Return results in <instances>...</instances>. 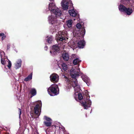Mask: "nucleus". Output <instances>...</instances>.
<instances>
[{
    "instance_id": "obj_17",
    "label": "nucleus",
    "mask_w": 134,
    "mask_h": 134,
    "mask_svg": "<svg viewBox=\"0 0 134 134\" xmlns=\"http://www.w3.org/2000/svg\"><path fill=\"white\" fill-rule=\"evenodd\" d=\"M85 43L83 40H81L78 43V47L80 48H83L85 46Z\"/></svg>"
},
{
    "instance_id": "obj_24",
    "label": "nucleus",
    "mask_w": 134,
    "mask_h": 134,
    "mask_svg": "<svg viewBox=\"0 0 134 134\" xmlns=\"http://www.w3.org/2000/svg\"><path fill=\"white\" fill-rule=\"evenodd\" d=\"M32 73H31L26 77L24 79L25 81H27L30 80L32 79Z\"/></svg>"
},
{
    "instance_id": "obj_27",
    "label": "nucleus",
    "mask_w": 134,
    "mask_h": 134,
    "mask_svg": "<svg viewBox=\"0 0 134 134\" xmlns=\"http://www.w3.org/2000/svg\"><path fill=\"white\" fill-rule=\"evenodd\" d=\"M44 118L46 120V121H52V120L50 118L46 116H45L44 117Z\"/></svg>"
},
{
    "instance_id": "obj_5",
    "label": "nucleus",
    "mask_w": 134,
    "mask_h": 134,
    "mask_svg": "<svg viewBox=\"0 0 134 134\" xmlns=\"http://www.w3.org/2000/svg\"><path fill=\"white\" fill-rule=\"evenodd\" d=\"M77 29L74 32V35L77 37L80 36V37H83L85 33V30L84 28H82L81 29V31L79 33V30L81 27V25L80 23H78L76 25Z\"/></svg>"
},
{
    "instance_id": "obj_33",
    "label": "nucleus",
    "mask_w": 134,
    "mask_h": 134,
    "mask_svg": "<svg viewBox=\"0 0 134 134\" xmlns=\"http://www.w3.org/2000/svg\"><path fill=\"white\" fill-rule=\"evenodd\" d=\"M5 36L4 35V36H2V40H3L5 38Z\"/></svg>"
},
{
    "instance_id": "obj_26",
    "label": "nucleus",
    "mask_w": 134,
    "mask_h": 134,
    "mask_svg": "<svg viewBox=\"0 0 134 134\" xmlns=\"http://www.w3.org/2000/svg\"><path fill=\"white\" fill-rule=\"evenodd\" d=\"M44 123L46 126L49 127L51 126L52 124V121H44Z\"/></svg>"
},
{
    "instance_id": "obj_16",
    "label": "nucleus",
    "mask_w": 134,
    "mask_h": 134,
    "mask_svg": "<svg viewBox=\"0 0 134 134\" xmlns=\"http://www.w3.org/2000/svg\"><path fill=\"white\" fill-rule=\"evenodd\" d=\"M56 7L55 4L54 2L51 3L49 4V10L51 11H51L54 9L56 8Z\"/></svg>"
},
{
    "instance_id": "obj_11",
    "label": "nucleus",
    "mask_w": 134,
    "mask_h": 134,
    "mask_svg": "<svg viewBox=\"0 0 134 134\" xmlns=\"http://www.w3.org/2000/svg\"><path fill=\"white\" fill-rule=\"evenodd\" d=\"M51 81L54 83L57 82L59 80V76L56 74H53L50 76Z\"/></svg>"
},
{
    "instance_id": "obj_7",
    "label": "nucleus",
    "mask_w": 134,
    "mask_h": 134,
    "mask_svg": "<svg viewBox=\"0 0 134 134\" xmlns=\"http://www.w3.org/2000/svg\"><path fill=\"white\" fill-rule=\"evenodd\" d=\"M42 106V103L41 101H38V104L35 106L34 109L35 115L31 114V116L33 118H37L40 115L41 111V108Z\"/></svg>"
},
{
    "instance_id": "obj_31",
    "label": "nucleus",
    "mask_w": 134,
    "mask_h": 134,
    "mask_svg": "<svg viewBox=\"0 0 134 134\" xmlns=\"http://www.w3.org/2000/svg\"><path fill=\"white\" fill-rule=\"evenodd\" d=\"M19 118H20V115H21V109H19Z\"/></svg>"
},
{
    "instance_id": "obj_23",
    "label": "nucleus",
    "mask_w": 134,
    "mask_h": 134,
    "mask_svg": "<svg viewBox=\"0 0 134 134\" xmlns=\"http://www.w3.org/2000/svg\"><path fill=\"white\" fill-rule=\"evenodd\" d=\"M30 93L32 94V96H34L36 94V90L34 88H31L30 90Z\"/></svg>"
},
{
    "instance_id": "obj_12",
    "label": "nucleus",
    "mask_w": 134,
    "mask_h": 134,
    "mask_svg": "<svg viewBox=\"0 0 134 134\" xmlns=\"http://www.w3.org/2000/svg\"><path fill=\"white\" fill-rule=\"evenodd\" d=\"M59 50V48L57 45H53L50 51V52L52 55L54 56L58 52Z\"/></svg>"
},
{
    "instance_id": "obj_15",
    "label": "nucleus",
    "mask_w": 134,
    "mask_h": 134,
    "mask_svg": "<svg viewBox=\"0 0 134 134\" xmlns=\"http://www.w3.org/2000/svg\"><path fill=\"white\" fill-rule=\"evenodd\" d=\"M68 45L74 50L75 48L77 47L76 44L73 41L69 42L68 43Z\"/></svg>"
},
{
    "instance_id": "obj_28",
    "label": "nucleus",
    "mask_w": 134,
    "mask_h": 134,
    "mask_svg": "<svg viewBox=\"0 0 134 134\" xmlns=\"http://www.w3.org/2000/svg\"><path fill=\"white\" fill-rule=\"evenodd\" d=\"M1 63L3 65H4L5 64V61L4 59H3L2 57L1 54Z\"/></svg>"
},
{
    "instance_id": "obj_36",
    "label": "nucleus",
    "mask_w": 134,
    "mask_h": 134,
    "mask_svg": "<svg viewBox=\"0 0 134 134\" xmlns=\"http://www.w3.org/2000/svg\"><path fill=\"white\" fill-rule=\"evenodd\" d=\"M3 53L4 54V52H3Z\"/></svg>"
},
{
    "instance_id": "obj_34",
    "label": "nucleus",
    "mask_w": 134,
    "mask_h": 134,
    "mask_svg": "<svg viewBox=\"0 0 134 134\" xmlns=\"http://www.w3.org/2000/svg\"><path fill=\"white\" fill-rule=\"evenodd\" d=\"M4 35V34L3 33H0V36H2Z\"/></svg>"
},
{
    "instance_id": "obj_20",
    "label": "nucleus",
    "mask_w": 134,
    "mask_h": 134,
    "mask_svg": "<svg viewBox=\"0 0 134 134\" xmlns=\"http://www.w3.org/2000/svg\"><path fill=\"white\" fill-rule=\"evenodd\" d=\"M72 21L71 20H69L66 21V25L68 28H70L72 27Z\"/></svg>"
},
{
    "instance_id": "obj_30",
    "label": "nucleus",
    "mask_w": 134,
    "mask_h": 134,
    "mask_svg": "<svg viewBox=\"0 0 134 134\" xmlns=\"http://www.w3.org/2000/svg\"><path fill=\"white\" fill-rule=\"evenodd\" d=\"M46 132L47 134H53V133H52V131L49 132L47 130H46Z\"/></svg>"
},
{
    "instance_id": "obj_6",
    "label": "nucleus",
    "mask_w": 134,
    "mask_h": 134,
    "mask_svg": "<svg viewBox=\"0 0 134 134\" xmlns=\"http://www.w3.org/2000/svg\"><path fill=\"white\" fill-rule=\"evenodd\" d=\"M67 36H68V35L66 31H59L58 34H56L55 39L58 42L59 41H62L63 40L66 41L68 39Z\"/></svg>"
},
{
    "instance_id": "obj_3",
    "label": "nucleus",
    "mask_w": 134,
    "mask_h": 134,
    "mask_svg": "<svg viewBox=\"0 0 134 134\" xmlns=\"http://www.w3.org/2000/svg\"><path fill=\"white\" fill-rule=\"evenodd\" d=\"M72 84L75 90L74 97L75 99L77 101L82 99L83 97L82 94L80 93L81 90L80 86L78 85L77 80L75 79V81L72 82Z\"/></svg>"
},
{
    "instance_id": "obj_32",
    "label": "nucleus",
    "mask_w": 134,
    "mask_h": 134,
    "mask_svg": "<svg viewBox=\"0 0 134 134\" xmlns=\"http://www.w3.org/2000/svg\"><path fill=\"white\" fill-rule=\"evenodd\" d=\"M10 46V45L9 44H8L7 45V49H9Z\"/></svg>"
},
{
    "instance_id": "obj_35",
    "label": "nucleus",
    "mask_w": 134,
    "mask_h": 134,
    "mask_svg": "<svg viewBox=\"0 0 134 134\" xmlns=\"http://www.w3.org/2000/svg\"><path fill=\"white\" fill-rule=\"evenodd\" d=\"M47 47L46 46H45L44 47V49L46 50H47Z\"/></svg>"
},
{
    "instance_id": "obj_22",
    "label": "nucleus",
    "mask_w": 134,
    "mask_h": 134,
    "mask_svg": "<svg viewBox=\"0 0 134 134\" xmlns=\"http://www.w3.org/2000/svg\"><path fill=\"white\" fill-rule=\"evenodd\" d=\"M81 62V60L77 58L74 59L73 61V63L74 64L77 65L79 64Z\"/></svg>"
},
{
    "instance_id": "obj_2",
    "label": "nucleus",
    "mask_w": 134,
    "mask_h": 134,
    "mask_svg": "<svg viewBox=\"0 0 134 134\" xmlns=\"http://www.w3.org/2000/svg\"><path fill=\"white\" fill-rule=\"evenodd\" d=\"M80 68H78L77 69V71H75V70L74 68H72L70 71V74L71 77L74 78V79L71 82L70 80L67 78V77L64 75V77L66 79V81L67 85L66 87V89L67 91H69L71 87L72 86V82L75 81V79H76L75 78L78 76L80 74Z\"/></svg>"
},
{
    "instance_id": "obj_29",
    "label": "nucleus",
    "mask_w": 134,
    "mask_h": 134,
    "mask_svg": "<svg viewBox=\"0 0 134 134\" xmlns=\"http://www.w3.org/2000/svg\"><path fill=\"white\" fill-rule=\"evenodd\" d=\"M8 61H9V62H8V64L7 65V66H8V67L10 69V68H11V66L12 64H11V62L9 60H8Z\"/></svg>"
},
{
    "instance_id": "obj_4",
    "label": "nucleus",
    "mask_w": 134,
    "mask_h": 134,
    "mask_svg": "<svg viewBox=\"0 0 134 134\" xmlns=\"http://www.w3.org/2000/svg\"><path fill=\"white\" fill-rule=\"evenodd\" d=\"M59 88L58 85L54 84L52 85L47 89L48 94L51 96L56 95L59 94Z\"/></svg>"
},
{
    "instance_id": "obj_25",
    "label": "nucleus",
    "mask_w": 134,
    "mask_h": 134,
    "mask_svg": "<svg viewBox=\"0 0 134 134\" xmlns=\"http://www.w3.org/2000/svg\"><path fill=\"white\" fill-rule=\"evenodd\" d=\"M47 40L48 43H51L52 41V36H48L47 37Z\"/></svg>"
},
{
    "instance_id": "obj_21",
    "label": "nucleus",
    "mask_w": 134,
    "mask_h": 134,
    "mask_svg": "<svg viewBox=\"0 0 134 134\" xmlns=\"http://www.w3.org/2000/svg\"><path fill=\"white\" fill-rule=\"evenodd\" d=\"M62 57L65 60H68L69 59V55L67 53H65L63 54Z\"/></svg>"
},
{
    "instance_id": "obj_10",
    "label": "nucleus",
    "mask_w": 134,
    "mask_h": 134,
    "mask_svg": "<svg viewBox=\"0 0 134 134\" xmlns=\"http://www.w3.org/2000/svg\"><path fill=\"white\" fill-rule=\"evenodd\" d=\"M89 98V97H87V98L85 99L84 101L80 102L85 109H87L88 108L90 107L91 105V102L88 99Z\"/></svg>"
},
{
    "instance_id": "obj_8",
    "label": "nucleus",
    "mask_w": 134,
    "mask_h": 134,
    "mask_svg": "<svg viewBox=\"0 0 134 134\" xmlns=\"http://www.w3.org/2000/svg\"><path fill=\"white\" fill-rule=\"evenodd\" d=\"M61 4L62 9L64 10L71 8L72 7H73V4L71 0H63Z\"/></svg>"
},
{
    "instance_id": "obj_19",
    "label": "nucleus",
    "mask_w": 134,
    "mask_h": 134,
    "mask_svg": "<svg viewBox=\"0 0 134 134\" xmlns=\"http://www.w3.org/2000/svg\"><path fill=\"white\" fill-rule=\"evenodd\" d=\"M21 60L20 59H18L15 64V68L16 69L19 68L21 66Z\"/></svg>"
},
{
    "instance_id": "obj_1",
    "label": "nucleus",
    "mask_w": 134,
    "mask_h": 134,
    "mask_svg": "<svg viewBox=\"0 0 134 134\" xmlns=\"http://www.w3.org/2000/svg\"><path fill=\"white\" fill-rule=\"evenodd\" d=\"M51 13L52 15L48 17V21L50 24H52V27H54L52 29V31L54 32L58 29L57 25H58V23L57 22L56 17L61 16L62 12L57 7L51 11Z\"/></svg>"
},
{
    "instance_id": "obj_14",
    "label": "nucleus",
    "mask_w": 134,
    "mask_h": 134,
    "mask_svg": "<svg viewBox=\"0 0 134 134\" xmlns=\"http://www.w3.org/2000/svg\"><path fill=\"white\" fill-rule=\"evenodd\" d=\"M57 65L59 68L62 69L64 71H66L68 69V67L66 64L64 63H63L61 64H59L58 62Z\"/></svg>"
},
{
    "instance_id": "obj_13",
    "label": "nucleus",
    "mask_w": 134,
    "mask_h": 134,
    "mask_svg": "<svg viewBox=\"0 0 134 134\" xmlns=\"http://www.w3.org/2000/svg\"><path fill=\"white\" fill-rule=\"evenodd\" d=\"M81 77L83 80L86 82L88 86L90 85V79L87 76L83 74L82 75Z\"/></svg>"
},
{
    "instance_id": "obj_18",
    "label": "nucleus",
    "mask_w": 134,
    "mask_h": 134,
    "mask_svg": "<svg viewBox=\"0 0 134 134\" xmlns=\"http://www.w3.org/2000/svg\"><path fill=\"white\" fill-rule=\"evenodd\" d=\"M69 13L70 16L73 17L75 16L77 14L76 12L74 9L69 10Z\"/></svg>"
},
{
    "instance_id": "obj_9",
    "label": "nucleus",
    "mask_w": 134,
    "mask_h": 134,
    "mask_svg": "<svg viewBox=\"0 0 134 134\" xmlns=\"http://www.w3.org/2000/svg\"><path fill=\"white\" fill-rule=\"evenodd\" d=\"M119 10L121 12H123L126 13L128 15H130L132 12V10L130 8H126L123 5H120L119 7Z\"/></svg>"
}]
</instances>
